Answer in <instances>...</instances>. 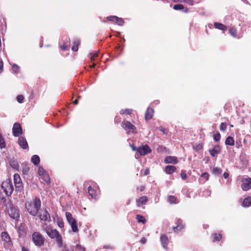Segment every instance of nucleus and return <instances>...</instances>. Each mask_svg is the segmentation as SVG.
I'll return each mask as SVG.
<instances>
[{"label":"nucleus","instance_id":"21","mask_svg":"<svg viewBox=\"0 0 251 251\" xmlns=\"http://www.w3.org/2000/svg\"><path fill=\"white\" fill-rule=\"evenodd\" d=\"M176 170V168L174 166L168 165L165 169V171L167 174H171Z\"/></svg>","mask_w":251,"mask_h":251},{"label":"nucleus","instance_id":"31","mask_svg":"<svg viewBox=\"0 0 251 251\" xmlns=\"http://www.w3.org/2000/svg\"><path fill=\"white\" fill-rule=\"evenodd\" d=\"M176 198L174 196H170L168 197V201L171 203H176Z\"/></svg>","mask_w":251,"mask_h":251},{"label":"nucleus","instance_id":"30","mask_svg":"<svg viewBox=\"0 0 251 251\" xmlns=\"http://www.w3.org/2000/svg\"><path fill=\"white\" fill-rule=\"evenodd\" d=\"M115 22L119 25H122L124 24V21L122 18L116 16Z\"/></svg>","mask_w":251,"mask_h":251},{"label":"nucleus","instance_id":"63","mask_svg":"<svg viewBox=\"0 0 251 251\" xmlns=\"http://www.w3.org/2000/svg\"><path fill=\"white\" fill-rule=\"evenodd\" d=\"M201 145H199L198 146H197V149H201Z\"/></svg>","mask_w":251,"mask_h":251},{"label":"nucleus","instance_id":"45","mask_svg":"<svg viewBox=\"0 0 251 251\" xmlns=\"http://www.w3.org/2000/svg\"><path fill=\"white\" fill-rule=\"evenodd\" d=\"M180 176H181V178L183 180H184V179H186V178H187V175L185 173H181L180 174Z\"/></svg>","mask_w":251,"mask_h":251},{"label":"nucleus","instance_id":"46","mask_svg":"<svg viewBox=\"0 0 251 251\" xmlns=\"http://www.w3.org/2000/svg\"><path fill=\"white\" fill-rule=\"evenodd\" d=\"M115 17H116V16H111L108 17L107 18V20L109 21L115 22Z\"/></svg>","mask_w":251,"mask_h":251},{"label":"nucleus","instance_id":"29","mask_svg":"<svg viewBox=\"0 0 251 251\" xmlns=\"http://www.w3.org/2000/svg\"><path fill=\"white\" fill-rule=\"evenodd\" d=\"M79 44H80V42L78 40L75 41L74 43V44L72 48V50L74 51H76L78 50V45H79Z\"/></svg>","mask_w":251,"mask_h":251},{"label":"nucleus","instance_id":"61","mask_svg":"<svg viewBox=\"0 0 251 251\" xmlns=\"http://www.w3.org/2000/svg\"><path fill=\"white\" fill-rule=\"evenodd\" d=\"M63 251H72V250H70L69 249H67L66 248H65Z\"/></svg>","mask_w":251,"mask_h":251},{"label":"nucleus","instance_id":"27","mask_svg":"<svg viewBox=\"0 0 251 251\" xmlns=\"http://www.w3.org/2000/svg\"><path fill=\"white\" fill-rule=\"evenodd\" d=\"M136 219L139 223H142L143 224H144L146 222V219L145 217L140 215H137Z\"/></svg>","mask_w":251,"mask_h":251},{"label":"nucleus","instance_id":"4","mask_svg":"<svg viewBox=\"0 0 251 251\" xmlns=\"http://www.w3.org/2000/svg\"><path fill=\"white\" fill-rule=\"evenodd\" d=\"M1 187L5 194L8 196H10L14 190L11 181L9 179H7L2 183Z\"/></svg>","mask_w":251,"mask_h":251},{"label":"nucleus","instance_id":"47","mask_svg":"<svg viewBox=\"0 0 251 251\" xmlns=\"http://www.w3.org/2000/svg\"><path fill=\"white\" fill-rule=\"evenodd\" d=\"M29 171V168L28 167H25V169L23 170V174H27Z\"/></svg>","mask_w":251,"mask_h":251},{"label":"nucleus","instance_id":"20","mask_svg":"<svg viewBox=\"0 0 251 251\" xmlns=\"http://www.w3.org/2000/svg\"><path fill=\"white\" fill-rule=\"evenodd\" d=\"M148 201V198L146 196H143L136 200V204L138 207L141 205L145 204Z\"/></svg>","mask_w":251,"mask_h":251},{"label":"nucleus","instance_id":"64","mask_svg":"<svg viewBox=\"0 0 251 251\" xmlns=\"http://www.w3.org/2000/svg\"><path fill=\"white\" fill-rule=\"evenodd\" d=\"M96 65L95 63H93L92 65L90 66L91 68H94Z\"/></svg>","mask_w":251,"mask_h":251},{"label":"nucleus","instance_id":"26","mask_svg":"<svg viewBox=\"0 0 251 251\" xmlns=\"http://www.w3.org/2000/svg\"><path fill=\"white\" fill-rule=\"evenodd\" d=\"M88 192L89 195H90L92 198H95V197L96 196V192L95 190L92 189V188L91 186L88 187Z\"/></svg>","mask_w":251,"mask_h":251},{"label":"nucleus","instance_id":"60","mask_svg":"<svg viewBox=\"0 0 251 251\" xmlns=\"http://www.w3.org/2000/svg\"><path fill=\"white\" fill-rule=\"evenodd\" d=\"M5 144H0V148L1 149L4 148L5 147Z\"/></svg>","mask_w":251,"mask_h":251},{"label":"nucleus","instance_id":"19","mask_svg":"<svg viewBox=\"0 0 251 251\" xmlns=\"http://www.w3.org/2000/svg\"><path fill=\"white\" fill-rule=\"evenodd\" d=\"M154 111L152 109L148 108L145 113L146 120H149L152 118L153 115Z\"/></svg>","mask_w":251,"mask_h":251},{"label":"nucleus","instance_id":"39","mask_svg":"<svg viewBox=\"0 0 251 251\" xmlns=\"http://www.w3.org/2000/svg\"><path fill=\"white\" fill-rule=\"evenodd\" d=\"M57 224L58 226L59 227L62 228L64 227V223L62 220H61V219L58 220V221L57 222Z\"/></svg>","mask_w":251,"mask_h":251},{"label":"nucleus","instance_id":"34","mask_svg":"<svg viewBox=\"0 0 251 251\" xmlns=\"http://www.w3.org/2000/svg\"><path fill=\"white\" fill-rule=\"evenodd\" d=\"M131 111H132V110L129 109H123V110H121L120 114H130L131 113Z\"/></svg>","mask_w":251,"mask_h":251},{"label":"nucleus","instance_id":"15","mask_svg":"<svg viewBox=\"0 0 251 251\" xmlns=\"http://www.w3.org/2000/svg\"><path fill=\"white\" fill-rule=\"evenodd\" d=\"M19 145L24 149H27L28 148V144L26 139L23 137H20L18 140Z\"/></svg>","mask_w":251,"mask_h":251},{"label":"nucleus","instance_id":"52","mask_svg":"<svg viewBox=\"0 0 251 251\" xmlns=\"http://www.w3.org/2000/svg\"><path fill=\"white\" fill-rule=\"evenodd\" d=\"M141 242L143 244H145L146 242V238H142L141 239Z\"/></svg>","mask_w":251,"mask_h":251},{"label":"nucleus","instance_id":"36","mask_svg":"<svg viewBox=\"0 0 251 251\" xmlns=\"http://www.w3.org/2000/svg\"><path fill=\"white\" fill-rule=\"evenodd\" d=\"M12 68H13V71L15 73H19L20 68H19V67L17 65H16V64L13 65V67H12Z\"/></svg>","mask_w":251,"mask_h":251},{"label":"nucleus","instance_id":"59","mask_svg":"<svg viewBox=\"0 0 251 251\" xmlns=\"http://www.w3.org/2000/svg\"><path fill=\"white\" fill-rule=\"evenodd\" d=\"M145 187H144V186H141V187H140V191H144V189H145Z\"/></svg>","mask_w":251,"mask_h":251},{"label":"nucleus","instance_id":"54","mask_svg":"<svg viewBox=\"0 0 251 251\" xmlns=\"http://www.w3.org/2000/svg\"><path fill=\"white\" fill-rule=\"evenodd\" d=\"M149 170L148 168H147L144 172V175H147L149 174Z\"/></svg>","mask_w":251,"mask_h":251},{"label":"nucleus","instance_id":"49","mask_svg":"<svg viewBox=\"0 0 251 251\" xmlns=\"http://www.w3.org/2000/svg\"><path fill=\"white\" fill-rule=\"evenodd\" d=\"M185 2H187L189 5H193V1L192 0H188L187 1L185 0Z\"/></svg>","mask_w":251,"mask_h":251},{"label":"nucleus","instance_id":"43","mask_svg":"<svg viewBox=\"0 0 251 251\" xmlns=\"http://www.w3.org/2000/svg\"><path fill=\"white\" fill-rule=\"evenodd\" d=\"M75 250H77L78 251H85V249L83 247H82L81 245H77L75 247Z\"/></svg>","mask_w":251,"mask_h":251},{"label":"nucleus","instance_id":"44","mask_svg":"<svg viewBox=\"0 0 251 251\" xmlns=\"http://www.w3.org/2000/svg\"><path fill=\"white\" fill-rule=\"evenodd\" d=\"M201 176L205 178L206 180H208L209 178V174L207 173H204L201 175Z\"/></svg>","mask_w":251,"mask_h":251},{"label":"nucleus","instance_id":"23","mask_svg":"<svg viewBox=\"0 0 251 251\" xmlns=\"http://www.w3.org/2000/svg\"><path fill=\"white\" fill-rule=\"evenodd\" d=\"M235 142L233 137L231 136H228L225 141V144L226 145L229 146H233L234 145Z\"/></svg>","mask_w":251,"mask_h":251},{"label":"nucleus","instance_id":"16","mask_svg":"<svg viewBox=\"0 0 251 251\" xmlns=\"http://www.w3.org/2000/svg\"><path fill=\"white\" fill-rule=\"evenodd\" d=\"M165 162L166 163H172L176 164L177 163L178 160L177 157L176 156H168L166 157Z\"/></svg>","mask_w":251,"mask_h":251},{"label":"nucleus","instance_id":"33","mask_svg":"<svg viewBox=\"0 0 251 251\" xmlns=\"http://www.w3.org/2000/svg\"><path fill=\"white\" fill-rule=\"evenodd\" d=\"M183 228V226L182 224H178L176 226H174L173 228L175 232H177L178 230H180Z\"/></svg>","mask_w":251,"mask_h":251},{"label":"nucleus","instance_id":"25","mask_svg":"<svg viewBox=\"0 0 251 251\" xmlns=\"http://www.w3.org/2000/svg\"><path fill=\"white\" fill-rule=\"evenodd\" d=\"M31 162L34 164V165H37L39 163L40 159V157L37 155H34L31 157Z\"/></svg>","mask_w":251,"mask_h":251},{"label":"nucleus","instance_id":"2","mask_svg":"<svg viewBox=\"0 0 251 251\" xmlns=\"http://www.w3.org/2000/svg\"><path fill=\"white\" fill-rule=\"evenodd\" d=\"M25 207L31 215L35 216L38 214L39 210L41 208V201L39 198L36 197L32 202L26 203Z\"/></svg>","mask_w":251,"mask_h":251},{"label":"nucleus","instance_id":"10","mask_svg":"<svg viewBox=\"0 0 251 251\" xmlns=\"http://www.w3.org/2000/svg\"><path fill=\"white\" fill-rule=\"evenodd\" d=\"M14 182L16 188L20 191L23 188V183L20 176L18 174L14 175Z\"/></svg>","mask_w":251,"mask_h":251},{"label":"nucleus","instance_id":"11","mask_svg":"<svg viewBox=\"0 0 251 251\" xmlns=\"http://www.w3.org/2000/svg\"><path fill=\"white\" fill-rule=\"evenodd\" d=\"M241 187L244 191H248L251 188V178H244L242 180Z\"/></svg>","mask_w":251,"mask_h":251},{"label":"nucleus","instance_id":"13","mask_svg":"<svg viewBox=\"0 0 251 251\" xmlns=\"http://www.w3.org/2000/svg\"><path fill=\"white\" fill-rule=\"evenodd\" d=\"M123 126H124V128L128 130L129 131L133 132L134 130L135 129V127L134 125H133L132 124H131L128 121H125L123 123Z\"/></svg>","mask_w":251,"mask_h":251},{"label":"nucleus","instance_id":"48","mask_svg":"<svg viewBox=\"0 0 251 251\" xmlns=\"http://www.w3.org/2000/svg\"><path fill=\"white\" fill-rule=\"evenodd\" d=\"M0 144H5L4 141L0 134Z\"/></svg>","mask_w":251,"mask_h":251},{"label":"nucleus","instance_id":"18","mask_svg":"<svg viewBox=\"0 0 251 251\" xmlns=\"http://www.w3.org/2000/svg\"><path fill=\"white\" fill-rule=\"evenodd\" d=\"M160 240L162 245L164 249H167V245L169 243V239L166 235H162L160 236Z\"/></svg>","mask_w":251,"mask_h":251},{"label":"nucleus","instance_id":"3","mask_svg":"<svg viewBox=\"0 0 251 251\" xmlns=\"http://www.w3.org/2000/svg\"><path fill=\"white\" fill-rule=\"evenodd\" d=\"M32 240L37 247L43 246L45 243V238L43 236L37 231L34 232L32 235Z\"/></svg>","mask_w":251,"mask_h":251},{"label":"nucleus","instance_id":"58","mask_svg":"<svg viewBox=\"0 0 251 251\" xmlns=\"http://www.w3.org/2000/svg\"><path fill=\"white\" fill-rule=\"evenodd\" d=\"M22 251H29L27 249L23 247Z\"/></svg>","mask_w":251,"mask_h":251},{"label":"nucleus","instance_id":"8","mask_svg":"<svg viewBox=\"0 0 251 251\" xmlns=\"http://www.w3.org/2000/svg\"><path fill=\"white\" fill-rule=\"evenodd\" d=\"M151 150L147 145H142L139 147L137 149V151L140 155H145L151 152Z\"/></svg>","mask_w":251,"mask_h":251},{"label":"nucleus","instance_id":"35","mask_svg":"<svg viewBox=\"0 0 251 251\" xmlns=\"http://www.w3.org/2000/svg\"><path fill=\"white\" fill-rule=\"evenodd\" d=\"M184 8V6L182 4H176L174 6V9L176 10H182Z\"/></svg>","mask_w":251,"mask_h":251},{"label":"nucleus","instance_id":"24","mask_svg":"<svg viewBox=\"0 0 251 251\" xmlns=\"http://www.w3.org/2000/svg\"><path fill=\"white\" fill-rule=\"evenodd\" d=\"M214 27L216 28L221 29L222 30H226L227 29V27L226 25L219 23H215Z\"/></svg>","mask_w":251,"mask_h":251},{"label":"nucleus","instance_id":"28","mask_svg":"<svg viewBox=\"0 0 251 251\" xmlns=\"http://www.w3.org/2000/svg\"><path fill=\"white\" fill-rule=\"evenodd\" d=\"M99 51L95 53H90V59L91 61H96V58L98 56Z\"/></svg>","mask_w":251,"mask_h":251},{"label":"nucleus","instance_id":"55","mask_svg":"<svg viewBox=\"0 0 251 251\" xmlns=\"http://www.w3.org/2000/svg\"><path fill=\"white\" fill-rule=\"evenodd\" d=\"M131 148H132V150L133 151H135L136 150V148L135 146H134V145H131Z\"/></svg>","mask_w":251,"mask_h":251},{"label":"nucleus","instance_id":"38","mask_svg":"<svg viewBox=\"0 0 251 251\" xmlns=\"http://www.w3.org/2000/svg\"><path fill=\"white\" fill-rule=\"evenodd\" d=\"M222 238L221 234H215L214 235L213 241H219Z\"/></svg>","mask_w":251,"mask_h":251},{"label":"nucleus","instance_id":"1","mask_svg":"<svg viewBox=\"0 0 251 251\" xmlns=\"http://www.w3.org/2000/svg\"><path fill=\"white\" fill-rule=\"evenodd\" d=\"M44 230L48 235L51 239L55 238L58 244V246L61 248L63 246V240L61 235L56 229H53L50 226L45 225L43 226Z\"/></svg>","mask_w":251,"mask_h":251},{"label":"nucleus","instance_id":"51","mask_svg":"<svg viewBox=\"0 0 251 251\" xmlns=\"http://www.w3.org/2000/svg\"><path fill=\"white\" fill-rule=\"evenodd\" d=\"M61 49L63 50H68V47L66 46V45H63L61 47Z\"/></svg>","mask_w":251,"mask_h":251},{"label":"nucleus","instance_id":"5","mask_svg":"<svg viewBox=\"0 0 251 251\" xmlns=\"http://www.w3.org/2000/svg\"><path fill=\"white\" fill-rule=\"evenodd\" d=\"M65 215L68 222L71 226L73 231L74 232H77L78 229L76 220L72 216V214L70 212H66Z\"/></svg>","mask_w":251,"mask_h":251},{"label":"nucleus","instance_id":"14","mask_svg":"<svg viewBox=\"0 0 251 251\" xmlns=\"http://www.w3.org/2000/svg\"><path fill=\"white\" fill-rule=\"evenodd\" d=\"M209 151L212 156L216 157L221 151V148L219 145L215 146L212 149L209 150Z\"/></svg>","mask_w":251,"mask_h":251},{"label":"nucleus","instance_id":"17","mask_svg":"<svg viewBox=\"0 0 251 251\" xmlns=\"http://www.w3.org/2000/svg\"><path fill=\"white\" fill-rule=\"evenodd\" d=\"M2 240L8 243V244H11V238L9 234L6 232H2L1 234Z\"/></svg>","mask_w":251,"mask_h":251},{"label":"nucleus","instance_id":"32","mask_svg":"<svg viewBox=\"0 0 251 251\" xmlns=\"http://www.w3.org/2000/svg\"><path fill=\"white\" fill-rule=\"evenodd\" d=\"M229 33L233 37H235L237 36V30L234 28H231L229 29Z\"/></svg>","mask_w":251,"mask_h":251},{"label":"nucleus","instance_id":"7","mask_svg":"<svg viewBox=\"0 0 251 251\" xmlns=\"http://www.w3.org/2000/svg\"><path fill=\"white\" fill-rule=\"evenodd\" d=\"M8 211L11 218L18 220L20 217V211L19 209L16 207H11L8 209Z\"/></svg>","mask_w":251,"mask_h":251},{"label":"nucleus","instance_id":"56","mask_svg":"<svg viewBox=\"0 0 251 251\" xmlns=\"http://www.w3.org/2000/svg\"><path fill=\"white\" fill-rule=\"evenodd\" d=\"M174 0L175 2H185V0Z\"/></svg>","mask_w":251,"mask_h":251},{"label":"nucleus","instance_id":"37","mask_svg":"<svg viewBox=\"0 0 251 251\" xmlns=\"http://www.w3.org/2000/svg\"><path fill=\"white\" fill-rule=\"evenodd\" d=\"M226 129V125L224 123H222L220 125V129L221 131H225Z\"/></svg>","mask_w":251,"mask_h":251},{"label":"nucleus","instance_id":"57","mask_svg":"<svg viewBox=\"0 0 251 251\" xmlns=\"http://www.w3.org/2000/svg\"><path fill=\"white\" fill-rule=\"evenodd\" d=\"M2 67H3V63H2V61H1L0 64V70H2Z\"/></svg>","mask_w":251,"mask_h":251},{"label":"nucleus","instance_id":"53","mask_svg":"<svg viewBox=\"0 0 251 251\" xmlns=\"http://www.w3.org/2000/svg\"><path fill=\"white\" fill-rule=\"evenodd\" d=\"M229 176V174L227 173H224V177L225 178H227Z\"/></svg>","mask_w":251,"mask_h":251},{"label":"nucleus","instance_id":"62","mask_svg":"<svg viewBox=\"0 0 251 251\" xmlns=\"http://www.w3.org/2000/svg\"><path fill=\"white\" fill-rule=\"evenodd\" d=\"M74 103L75 104H77L78 103V100H75L74 101Z\"/></svg>","mask_w":251,"mask_h":251},{"label":"nucleus","instance_id":"42","mask_svg":"<svg viewBox=\"0 0 251 251\" xmlns=\"http://www.w3.org/2000/svg\"><path fill=\"white\" fill-rule=\"evenodd\" d=\"M221 139V135L219 133H216L214 136V139L215 141L218 142Z\"/></svg>","mask_w":251,"mask_h":251},{"label":"nucleus","instance_id":"41","mask_svg":"<svg viewBox=\"0 0 251 251\" xmlns=\"http://www.w3.org/2000/svg\"><path fill=\"white\" fill-rule=\"evenodd\" d=\"M213 172L215 175H219L221 173L222 171L218 168H214L213 170Z\"/></svg>","mask_w":251,"mask_h":251},{"label":"nucleus","instance_id":"22","mask_svg":"<svg viewBox=\"0 0 251 251\" xmlns=\"http://www.w3.org/2000/svg\"><path fill=\"white\" fill-rule=\"evenodd\" d=\"M242 205L244 207H249L251 205V197H248L244 199Z\"/></svg>","mask_w":251,"mask_h":251},{"label":"nucleus","instance_id":"50","mask_svg":"<svg viewBox=\"0 0 251 251\" xmlns=\"http://www.w3.org/2000/svg\"><path fill=\"white\" fill-rule=\"evenodd\" d=\"M159 130H160L161 131L163 132V133H164V134H166V129L163 128H162V127H159Z\"/></svg>","mask_w":251,"mask_h":251},{"label":"nucleus","instance_id":"6","mask_svg":"<svg viewBox=\"0 0 251 251\" xmlns=\"http://www.w3.org/2000/svg\"><path fill=\"white\" fill-rule=\"evenodd\" d=\"M38 173L45 182L48 184L50 183V176L42 167H39Z\"/></svg>","mask_w":251,"mask_h":251},{"label":"nucleus","instance_id":"9","mask_svg":"<svg viewBox=\"0 0 251 251\" xmlns=\"http://www.w3.org/2000/svg\"><path fill=\"white\" fill-rule=\"evenodd\" d=\"M12 132L15 137H18L22 134V128L20 124L16 123L14 124Z\"/></svg>","mask_w":251,"mask_h":251},{"label":"nucleus","instance_id":"12","mask_svg":"<svg viewBox=\"0 0 251 251\" xmlns=\"http://www.w3.org/2000/svg\"><path fill=\"white\" fill-rule=\"evenodd\" d=\"M39 217L41 221L45 222L50 221V215L46 209L41 211L39 214Z\"/></svg>","mask_w":251,"mask_h":251},{"label":"nucleus","instance_id":"40","mask_svg":"<svg viewBox=\"0 0 251 251\" xmlns=\"http://www.w3.org/2000/svg\"><path fill=\"white\" fill-rule=\"evenodd\" d=\"M24 97L22 95H19L17 97V100L19 103L23 102Z\"/></svg>","mask_w":251,"mask_h":251}]
</instances>
